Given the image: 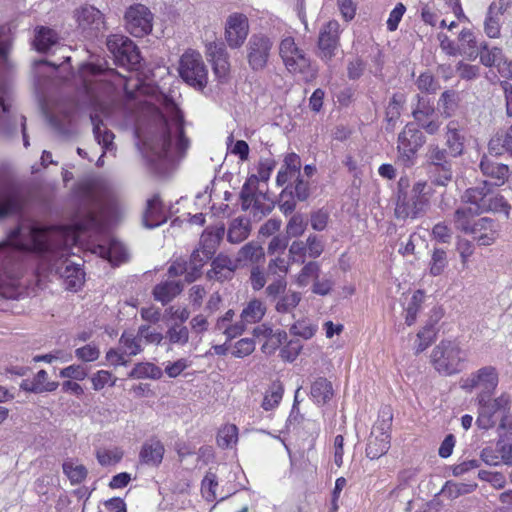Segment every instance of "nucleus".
Wrapping results in <instances>:
<instances>
[{"mask_svg":"<svg viewBox=\"0 0 512 512\" xmlns=\"http://www.w3.org/2000/svg\"><path fill=\"white\" fill-rule=\"evenodd\" d=\"M26 199L12 182L0 183V220L19 215L18 224L0 242V287L13 285L21 274V260L26 255H44L48 239L44 228L23 216Z\"/></svg>","mask_w":512,"mask_h":512,"instance_id":"1","label":"nucleus"},{"mask_svg":"<svg viewBox=\"0 0 512 512\" xmlns=\"http://www.w3.org/2000/svg\"><path fill=\"white\" fill-rule=\"evenodd\" d=\"M165 106L171 114V119L161 114L155 128L143 137L138 130L135 131L138 138L137 147L149 170L157 175L166 174L173 144L179 153L185 152L188 148V138L183 127V112L172 98L166 100Z\"/></svg>","mask_w":512,"mask_h":512,"instance_id":"2","label":"nucleus"},{"mask_svg":"<svg viewBox=\"0 0 512 512\" xmlns=\"http://www.w3.org/2000/svg\"><path fill=\"white\" fill-rule=\"evenodd\" d=\"M466 352L456 340H441L432 350L431 364L441 375L452 376L464 369Z\"/></svg>","mask_w":512,"mask_h":512,"instance_id":"3","label":"nucleus"},{"mask_svg":"<svg viewBox=\"0 0 512 512\" xmlns=\"http://www.w3.org/2000/svg\"><path fill=\"white\" fill-rule=\"evenodd\" d=\"M453 159L445 148L435 144L427 147L425 168L432 184L447 186L453 180Z\"/></svg>","mask_w":512,"mask_h":512,"instance_id":"4","label":"nucleus"},{"mask_svg":"<svg viewBox=\"0 0 512 512\" xmlns=\"http://www.w3.org/2000/svg\"><path fill=\"white\" fill-rule=\"evenodd\" d=\"M106 46L116 65L129 71L140 69L143 59L138 46L130 38L122 34H111L107 37Z\"/></svg>","mask_w":512,"mask_h":512,"instance_id":"5","label":"nucleus"},{"mask_svg":"<svg viewBox=\"0 0 512 512\" xmlns=\"http://www.w3.org/2000/svg\"><path fill=\"white\" fill-rule=\"evenodd\" d=\"M426 186L427 182L418 181L412 186V191L402 193L401 197H396L394 213L397 219H416L424 214L428 205Z\"/></svg>","mask_w":512,"mask_h":512,"instance_id":"6","label":"nucleus"},{"mask_svg":"<svg viewBox=\"0 0 512 512\" xmlns=\"http://www.w3.org/2000/svg\"><path fill=\"white\" fill-rule=\"evenodd\" d=\"M181 79L193 88L203 91L208 81V70L202 56L195 50H187L179 60L178 67Z\"/></svg>","mask_w":512,"mask_h":512,"instance_id":"7","label":"nucleus"},{"mask_svg":"<svg viewBox=\"0 0 512 512\" xmlns=\"http://www.w3.org/2000/svg\"><path fill=\"white\" fill-rule=\"evenodd\" d=\"M398 160L405 167H412L419 149L426 143V136L414 121L408 122L398 134Z\"/></svg>","mask_w":512,"mask_h":512,"instance_id":"8","label":"nucleus"},{"mask_svg":"<svg viewBox=\"0 0 512 512\" xmlns=\"http://www.w3.org/2000/svg\"><path fill=\"white\" fill-rule=\"evenodd\" d=\"M273 44V40L264 33H254L249 37L245 46L246 60L253 72L267 67Z\"/></svg>","mask_w":512,"mask_h":512,"instance_id":"9","label":"nucleus"},{"mask_svg":"<svg viewBox=\"0 0 512 512\" xmlns=\"http://www.w3.org/2000/svg\"><path fill=\"white\" fill-rule=\"evenodd\" d=\"M154 15L141 4L130 5L124 14L125 28L134 37H144L152 32Z\"/></svg>","mask_w":512,"mask_h":512,"instance_id":"10","label":"nucleus"},{"mask_svg":"<svg viewBox=\"0 0 512 512\" xmlns=\"http://www.w3.org/2000/svg\"><path fill=\"white\" fill-rule=\"evenodd\" d=\"M339 46V23L336 20L328 21L319 32L317 47L319 57L328 62L336 54Z\"/></svg>","mask_w":512,"mask_h":512,"instance_id":"11","label":"nucleus"},{"mask_svg":"<svg viewBox=\"0 0 512 512\" xmlns=\"http://www.w3.org/2000/svg\"><path fill=\"white\" fill-rule=\"evenodd\" d=\"M249 34V22L246 15L233 13L228 16L225 24V38L232 49L240 48Z\"/></svg>","mask_w":512,"mask_h":512,"instance_id":"12","label":"nucleus"},{"mask_svg":"<svg viewBox=\"0 0 512 512\" xmlns=\"http://www.w3.org/2000/svg\"><path fill=\"white\" fill-rule=\"evenodd\" d=\"M79 28L85 33V37H98L99 32L105 27L103 14L94 6H83L76 12Z\"/></svg>","mask_w":512,"mask_h":512,"instance_id":"13","label":"nucleus"},{"mask_svg":"<svg viewBox=\"0 0 512 512\" xmlns=\"http://www.w3.org/2000/svg\"><path fill=\"white\" fill-rule=\"evenodd\" d=\"M168 220L164 212L163 202L158 194L147 200L146 209L143 214V225L153 229L166 223Z\"/></svg>","mask_w":512,"mask_h":512,"instance_id":"14","label":"nucleus"},{"mask_svg":"<svg viewBox=\"0 0 512 512\" xmlns=\"http://www.w3.org/2000/svg\"><path fill=\"white\" fill-rule=\"evenodd\" d=\"M60 37L56 30L47 26H36L34 29L33 47L41 54H47L57 47Z\"/></svg>","mask_w":512,"mask_h":512,"instance_id":"15","label":"nucleus"},{"mask_svg":"<svg viewBox=\"0 0 512 512\" xmlns=\"http://www.w3.org/2000/svg\"><path fill=\"white\" fill-rule=\"evenodd\" d=\"M301 158L298 154L291 152L288 153L284 159L283 164L276 176V185L282 187L301 173Z\"/></svg>","mask_w":512,"mask_h":512,"instance_id":"16","label":"nucleus"},{"mask_svg":"<svg viewBox=\"0 0 512 512\" xmlns=\"http://www.w3.org/2000/svg\"><path fill=\"white\" fill-rule=\"evenodd\" d=\"M479 168L483 175L494 179L492 184L495 187L502 186L509 180V167L506 164L496 163L483 157L480 161Z\"/></svg>","mask_w":512,"mask_h":512,"instance_id":"17","label":"nucleus"},{"mask_svg":"<svg viewBox=\"0 0 512 512\" xmlns=\"http://www.w3.org/2000/svg\"><path fill=\"white\" fill-rule=\"evenodd\" d=\"M280 193V198L286 197L295 198L297 201L304 202L311 195V187L309 181L304 179L302 174L297 175L293 182H288L284 185Z\"/></svg>","mask_w":512,"mask_h":512,"instance_id":"18","label":"nucleus"},{"mask_svg":"<svg viewBox=\"0 0 512 512\" xmlns=\"http://www.w3.org/2000/svg\"><path fill=\"white\" fill-rule=\"evenodd\" d=\"M164 452L165 448L161 441H146L141 447L139 459L143 464L158 467L162 463Z\"/></svg>","mask_w":512,"mask_h":512,"instance_id":"19","label":"nucleus"},{"mask_svg":"<svg viewBox=\"0 0 512 512\" xmlns=\"http://www.w3.org/2000/svg\"><path fill=\"white\" fill-rule=\"evenodd\" d=\"M183 284L180 281H164L154 286L152 295L162 305L168 304L183 291Z\"/></svg>","mask_w":512,"mask_h":512,"instance_id":"20","label":"nucleus"},{"mask_svg":"<svg viewBox=\"0 0 512 512\" xmlns=\"http://www.w3.org/2000/svg\"><path fill=\"white\" fill-rule=\"evenodd\" d=\"M90 120L93 125V134L99 145L104 150H110L113 146L114 134L104 126L103 120L98 114H91Z\"/></svg>","mask_w":512,"mask_h":512,"instance_id":"21","label":"nucleus"},{"mask_svg":"<svg viewBox=\"0 0 512 512\" xmlns=\"http://www.w3.org/2000/svg\"><path fill=\"white\" fill-rule=\"evenodd\" d=\"M446 146L448 148V154L452 158H457L463 154L464 137L460 134L453 121L449 122L447 125Z\"/></svg>","mask_w":512,"mask_h":512,"instance_id":"22","label":"nucleus"},{"mask_svg":"<svg viewBox=\"0 0 512 512\" xmlns=\"http://www.w3.org/2000/svg\"><path fill=\"white\" fill-rule=\"evenodd\" d=\"M250 231V220L245 217H237L229 226L227 240L233 244L240 243L249 236Z\"/></svg>","mask_w":512,"mask_h":512,"instance_id":"23","label":"nucleus"},{"mask_svg":"<svg viewBox=\"0 0 512 512\" xmlns=\"http://www.w3.org/2000/svg\"><path fill=\"white\" fill-rule=\"evenodd\" d=\"M390 448V436L379 437L371 432L366 445V456L371 459H378L388 452Z\"/></svg>","mask_w":512,"mask_h":512,"instance_id":"24","label":"nucleus"},{"mask_svg":"<svg viewBox=\"0 0 512 512\" xmlns=\"http://www.w3.org/2000/svg\"><path fill=\"white\" fill-rule=\"evenodd\" d=\"M60 274L64 278L66 289L70 291H77L83 285L84 272L80 264L69 263Z\"/></svg>","mask_w":512,"mask_h":512,"instance_id":"25","label":"nucleus"},{"mask_svg":"<svg viewBox=\"0 0 512 512\" xmlns=\"http://www.w3.org/2000/svg\"><path fill=\"white\" fill-rule=\"evenodd\" d=\"M310 393L318 405H324L333 397L332 384L326 378L319 377L311 385Z\"/></svg>","mask_w":512,"mask_h":512,"instance_id":"26","label":"nucleus"},{"mask_svg":"<svg viewBox=\"0 0 512 512\" xmlns=\"http://www.w3.org/2000/svg\"><path fill=\"white\" fill-rule=\"evenodd\" d=\"M266 313V306L264 303L254 298L250 300L246 307L241 312V320L245 323L254 324L260 322Z\"/></svg>","mask_w":512,"mask_h":512,"instance_id":"27","label":"nucleus"},{"mask_svg":"<svg viewBox=\"0 0 512 512\" xmlns=\"http://www.w3.org/2000/svg\"><path fill=\"white\" fill-rule=\"evenodd\" d=\"M162 375L163 372L161 368L150 362L137 363L128 373V377L133 379L150 378L153 380H158L162 377Z\"/></svg>","mask_w":512,"mask_h":512,"instance_id":"28","label":"nucleus"},{"mask_svg":"<svg viewBox=\"0 0 512 512\" xmlns=\"http://www.w3.org/2000/svg\"><path fill=\"white\" fill-rule=\"evenodd\" d=\"M494 188L495 186L492 182L484 180L477 186L468 188L464 193V198L466 199V202L474 205L476 203H480V201L491 195Z\"/></svg>","mask_w":512,"mask_h":512,"instance_id":"29","label":"nucleus"},{"mask_svg":"<svg viewBox=\"0 0 512 512\" xmlns=\"http://www.w3.org/2000/svg\"><path fill=\"white\" fill-rule=\"evenodd\" d=\"M298 46L296 45L294 38L292 37H286L284 38L279 46V54L282 58L286 68L290 72H296V64L293 60V53L297 52Z\"/></svg>","mask_w":512,"mask_h":512,"instance_id":"30","label":"nucleus"},{"mask_svg":"<svg viewBox=\"0 0 512 512\" xmlns=\"http://www.w3.org/2000/svg\"><path fill=\"white\" fill-rule=\"evenodd\" d=\"M476 487L477 484L475 483H455L453 481H446L440 493L449 499H456L461 495L472 493Z\"/></svg>","mask_w":512,"mask_h":512,"instance_id":"31","label":"nucleus"},{"mask_svg":"<svg viewBox=\"0 0 512 512\" xmlns=\"http://www.w3.org/2000/svg\"><path fill=\"white\" fill-rule=\"evenodd\" d=\"M479 404L482 409H485L492 416L498 411H502L503 414L510 412V397L505 393L495 398L492 402L485 401L484 398H481Z\"/></svg>","mask_w":512,"mask_h":512,"instance_id":"32","label":"nucleus"},{"mask_svg":"<svg viewBox=\"0 0 512 512\" xmlns=\"http://www.w3.org/2000/svg\"><path fill=\"white\" fill-rule=\"evenodd\" d=\"M484 31L489 38L500 36V18L496 12V4L491 3L488 7L484 21Z\"/></svg>","mask_w":512,"mask_h":512,"instance_id":"33","label":"nucleus"},{"mask_svg":"<svg viewBox=\"0 0 512 512\" xmlns=\"http://www.w3.org/2000/svg\"><path fill=\"white\" fill-rule=\"evenodd\" d=\"M206 262L207 260L200 255V250H194L190 256V269H186L185 272V281L193 283L199 279L202 275V267Z\"/></svg>","mask_w":512,"mask_h":512,"instance_id":"34","label":"nucleus"},{"mask_svg":"<svg viewBox=\"0 0 512 512\" xmlns=\"http://www.w3.org/2000/svg\"><path fill=\"white\" fill-rule=\"evenodd\" d=\"M458 100V94L454 90H446L441 94L438 106L442 108L441 113L444 117L448 118L453 115L458 107Z\"/></svg>","mask_w":512,"mask_h":512,"instance_id":"35","label":"nucleus"},{"mask_svg":"<svg viewBox=\"0 0 512 512\" xmlns=\"http://www.w3.org/2000/svg\"><path fill=\"white\" fill-rule=\"evenodd\" d=\"M100 248L109 258H114L118 261H124L126 259L125 247L115 238H108Z\"/></svg>","mask_w":512,"mask_h":512,"instance_id":"36","label":"nucleus"},{"mask_svg":"<svg viewBox=\"0 0 512 512\" xmlns=\"http://www.w3.org/2000/svg\"><path fill=\"white\" fill-rule=\"evenodd\" d=\"M448 266L447 253L444 249L435 247L430 260V274L432 276L441 275Z\"/></svg>","mask_w":512,"mask_h":512,"instance_id":"37","label":"nucleus"},{"mask_svg":"<svg viewBox=\"0 0 512 512\" xmlns=\"http://www.w3.org/2000/svg\"><path fill=\"white\" fill-rule=\"evenodd\" d=\"M284 389L282 384L278 382H273L270 387L269 393H267L262 402V408L265 411H270L274 409L280 403L283 397Z\"/></svg>","mask_w":512,"mask_h":512,"instance_id":"38","label":"nucleus"},{"mask_svg":"<svg viewBox=\"0 0 512 512\" xmlns=\"http://www.w3.org/2000/svg\"><path fill=\"white\" fill-rule=\"evenodd\" d=\"M434 113L435 108L430 99L417 95V105L412 111L414 121H420L422 118H430Z\"/></svg>","mask_w":512,"mask_h":512,"instance_id":"39","label":"nucleus"},{"mask_svg":"<svg viewBox=\"0 0 512 512\" xmlns=\"http://www.w3.org/2000/svg\"><path fill=\"white\" fill-rule=\"evenodd\" d=\"M423 300L424 292L422 290L415 291L406 308L405 323L408 326H411L416 321L417 313L421 307V304L423 303Z\"/></svg>","mask_w":512,"mask_h":512,"instance_id":"40","label":"nucleus"},{"mask_svg":"<svg viewBox=\"0 0 512 512\" xmlns=\"http://www.w3.org/2000/svg\"><path fill=\"white\" fill-rule=\"evenodd\" d=\"M238 439V428L236 425H228L220 429L217 435V444L219 447L226 449L236 443Z\"/></svg>","mask_w":512,"mask_h":512,"instance_id":"41","label":"nucleus"},{"mask_svg":"<svg viewBox=\"0 0 512 512\" xmlns=\"http://www.w3.org/2000/svg\"><path fill=\"white\" fill-rule=\"evenodd\" d=\"M64 474L67 475L72 484L81 483L88 474L84 465L74 466L72 462L65 461L62 465Z\"/></svg>","mask_w":512,"mask_h":512,"instance_id":"42","label":"nucleus"},{"mask_svg":"<svg viewBox=\"0 0 512 512\" xmlns=\"http://www.w3.org/2000/svg\"><path fill=\"white\" fill-rule=\"evenodd\" d=\"M479 383L484 385L485 389H494L498 384V375L496 369L492 366L480 368L477 372Z\"/></svg>","mask_w":512,"mask_h":512,"instance_id":"43","label":"nucleus"},{"mask_svg":"<svg viewBox=\"0 0 512 512\" xmlns=\"http://www.w3.org/2000/svg\"><path fill=\"white\" fill-rule=\"evenodd\" d=\"M217 246V239H214L212 233L206 229L201 236L200 248H198L202 253L203 258L207 261L212 259L216 252Z\"/></svg>","mask_w":512,"mask_h":512,"instance_id":"44","label":"nucleus"},{"mask_svg":"<svg viewBox=\"0 0 512 512\" xmlns=\"http://www.w3.org/2000/svg\"><path fill=\"white\" fill-rule=\"evenodd\" d=\"M317 331V325L307 323L305 320H298L291 325L289 332L294 336L305 340L311 339Z\"/></svg>","mask_w":512,"mask_h":512,"instance_id":"45","label":"nucleus"},{"mask_svg":"<svg viewBox=\"0 0 512 512\" xmlns=\"http://www.w3.org/2000/svg\"><path fill=\"white\" fill-rule=\"evenodd\" d=\"M238 254L239 260H250L252 262H258L260 258L264 257L263 248L254 242L245 244Z\"/></svg>","mask_w":512,"mask_h":512,"instance_id":"46","label":"nucleus"},{"mask_svg":"<svg viewBox=\"0 0 512 512\" xmlns=\"http://www.w3.org/2000/svg\"><path fill=\"white\" fill-rule=\"evenodd\" d=\"M101 74V67L87 62L82 63L79 68V75L82 78L84 89L87 93L92 92V86L89 80L90 76H97Z\"/></svg>","mask_w":512,"mask_h":512,"instance_id":"47","label":"nucleus"},{"mask_svg":"<svg viewBox=\"0 0 512 512\" xmlns=\"http://www.w3.org/2000/svg\"><path fill=\"white\" fill-rule=\"evenodd\" d=\"M474 215L473 208H458L454 213L457 227L465 233L472 234V224L469 222V217Z\"/></svg>","mask_w":512,"mask_h":512,"instance_id":"48","label":"nucleus"},{"mask_svg":"<svg viewBox=\"0 0 512 512\" xmlns=\"http://www.w3.org/2000/svg\"><path fill=\"white\" fill-rule=\"evenodd\" d=\"M88 375L86 367L81 364H73L60 370L59 376L68 380L82 381Z\"/></svg>","mask_w":512,"mask_h":512,"instance_id":"49","label":"nucleus"},{"mask_svg":"<svg viewBox=\"0 0 512 512\" xmlns=\"http://www.w3.org/2000/svg\"><path fill=\"white\" fill-rule=\"evenodd\" d=\"M218 486L217 476L215 473L208 471L202 480L201 491L207 501L216 499L215 489Z\"/></svg>","mask_w":512,"mask_h":512,"instance_id":"50","label":"nucleus"},{"mask_svg":"<svg viewBox=\"0 0 512 512\" xmlns=\"http://www.w3.org/2000/svg\"><path fill=\"white\" fill-rule=\"evenodd\" d=\"M303 346L298 339H291L287 344L280 350V356L287 362H293L300 354Z\"/></svg>","mask_w":512,"mask_h":512,"instance_id":"51","label":"nucleus"},{"mask_svg":"<svg viewBox=\"0 0 512 512\" xmlns=\"http://www.w3.org/2000/svg\"><path fill=\"white\" fill-rule=\"evenodd\" d=\"M306 226L307 223L304 221L303 216L297 213L290 218L286 226V232L288 236L298 237L304 233Z\"/></svg>","mask_w":512,"mask_h":512,"instance_id":"52","label":"nucleus"},{"mask_svg":"<svg viewBox=\"0 0 512 512\" xmlns=\"http://www.w3.org/2000/svg\"><path fill=\"white\" fill-rule=\"evenodd\" d=\"M301 301V294L298 292H292L289 295H285L279 299L275 308L279 313H286L290 309L295 308Z\"/></svg>","mask_w":512,"mask_h":512,"instance_id":"53","label":"nucleus"},{"mask_svg":"<svg viewBox=\"0 0 512 512\" xmlns=\"http://www.w3.org/2000/svg\"><path fill=\"white\" fill-rule=\"evenodd\" d=\"M255 350V341L253 338H242L235 343V350L232 355L237 358H243L253 353Z\"/></svg>","mask_w":512,"mask_h":512,"instance_id":"54","label":"nucleus"},{"mask_svg":"<svg viewBox=\"0 0 512 512\" xmlns=\"http://www.w3.org/2000/svg\"><path fill=\"white\" fill-rule=\"evenodd\" d=\"M212 70L219 83H226L228 81V74L230 64L228 59L214 60L211 62Z\"/></svg>","mask_w":512,"mask_h":512,"instance_id":"55","label":"nucleus"},{"mask_svg":"<svg viewBox=\"0 0 512 512\" xmlns=\"http://www.w3.org/2000/svg\"><path fill=\"white\" fill-rule=\"evenodd\" d=\"M456 70L461 79L470 81L479 77L480 68L477 65H471L464 63L463 61H459L456 65Z\"/></svg>","mask_w":512,"mask_h":512,"instance_id":"56","label":"nucleus"},{"mask_svg":"<svg viewBox=\"0 0 512 512\" xmlns=\"http://www.w3.org/2000/svg\"><path fill=\"white\" fill-rule=\"evenodd\" d=\"M277 162L273 158H261L258 163L257 171L258 176L263 183H267L270 179L271 173L275 169Z\"/></svg>","mask_w":512,"mask_h":512,"instance_id":"57","label":"nucleus"},{"mask_svg":"<svg viewBox=\"0 0 512 512\" xmlns=\"http://www.w3.org/2000/svg\"><path fill=\"white\" fill-rule=\"evenodd\" d=\"M100 351L97 346L87 344L75 350V356L84 362H92L99 358Z\"/></svg>","mask_w":512,"mask_h":512,"instance_id":"58","label":"nucleus"},{"mask_svg":"<svg viewBox=\"0 0 512 512\" xmlns=\"http://www.w3.org/2000/svg\"><path fill=\"white\" fill-rule=\"evenodd\" d=\"M329 213L323 208L313 211L311 213L310 223L315 231H323L328 224Z\"/></svg>","mask_w":512,"mask_h":512,"instance_id":"59","label":"nucleus"},{"mask_svg":"<svg viewBox=\"0 0 512 512\" xmlns=\"http://www.w3.org/2000/svg\"><path fill=\"white\" fill-rule=\"evenodd\" d=\"M406 11V7L403 3L399 2L390 12L388 20L386 22L387 29L389 31H395L398 28V25Z\"/></svg>","mask_w":512,"mask_h":512,"instance_id":"60","label":"nucleus"},{"mask_svg":"<svg viewBox=\"0 0 512 512\" xmlns=\"http://www.w3.org/2000/svg\"><path fill=\"white\" fill-rule=\"evenodd\" d=\"M491 205L488 209L493 213L503 212L506 218H509L511 205L501 194H496L494 197H490Z\"/></svg>","mask_w":512,"mask_h":512,"instance_id":"61","label":"nucleus"},{"mask_svg":"<svg viewBox=\"0 0 512 512\" xmlns=\"http://www.w3.org/2000/svg\"><path fill=\"white\" fill-rule=\"evenodd\" d=\"M120 343L130 350L129 355L131 356H135L142 351L141 345L131 332L124 331L120 337Z\"/></svg>","mask_w":512,"mask_h":512,"instance_id":"62","label":"nucleus"},{"mask_svg":"<svg viewBox=\"0 0 512 512\" xmlns=\"http://www.w3.org/2000/svg\"><path fill=\"white\" fill-rule=\"evenodd\" d=\"M211 267L215 270L225 269L231 272H235L237 265L233 260L226 254L220 253L216 257L212 258Z\"/></svg>","mask_w":512,"mask_h":512,"instance_id":"63","label":"nucleus"},{"mask_svg":"<svg viewBox=\"0 0 512 512\" xmlns=\"http://www.w3.org/2000/svg\"><path fill=\"white\" fill-rule=\"evenodd\" d=\"M504 438L507 437L500 433L496 444L497 452L501 454V459L506 465L512 466V444L506 443Z\"/></svg>","mask_w":512,"mask_h":512,"instance_id":"64","label":"nucleus"}]
</instances>
